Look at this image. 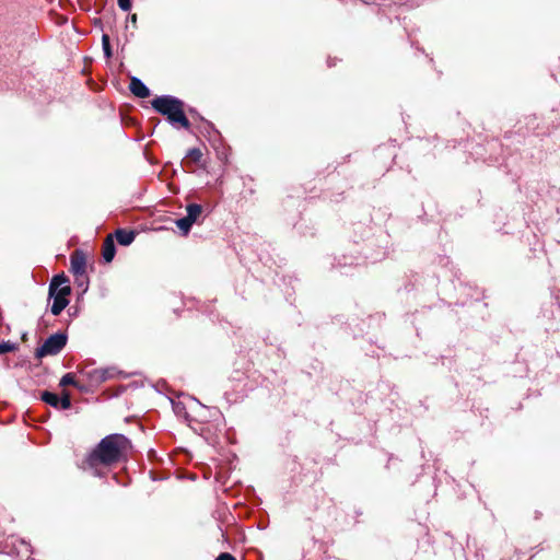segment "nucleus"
Masks as SVG:
<instances>
[{"instance_id": "nucleus-1", "label": "nucleus", "mask_w": 560, "mask_h": 560, "mask_svg": "<svg viewBox=\"0 0 560 560\" xmlns=\"http://www.w3.org/2000/svg\"><path fill=\"white\" fill-rule=\"evenodd\" d=\"M130 448V441L122 434H109L103 438L100 443L86 456L83 469L95 477H104L108 468L119 463Z\"/></svg>"}, {"instance_id": "nucleus-2", "label": "nucleus", "mask_w": 560, "mask_h": 560, "mask_svg": "<svg viewBox=\"0 0 560 560\" xmlns=\"http://www.w3.org/2000/svg\"><path fill=\"white\" fill-rule=\"evenodd\" d=\"M152 107L163 116H166L170 124L178 125L189 129L190 122L184 113V102L172 95H162L151 102Z\"/></svg>"}, {"instance_id": "nucleus-3", "label": "nucleus", "mask_w": 560, "mask_h": 560, "mask_svg": "<svg viewBox=\"0 0 560 560\" xmlns=\"http://www.w3.org/2000/svg\"><path fill=\"white\" fill-rule=\"evenodd\" d=\"M67 335L62 332H56L49 336L44 343L36 349L35 357L42 359L47 355L58 354L67 345Z\"/></svg>"}, {"instance_id": "nucleus-4", "label": "nucleus", "mask_w": 560, "mask_h": 560, "mask_svg": "<svg viewBox=\"0 0 560 560\" xmlns=\"http://www.w3.org/2000/svg\"><path fill=\"white\" fill-rule=\"evenodd\" d=\"M70 292H71L70 287L63 285L58 291H56V293H54V295H49V298H51L54 300L51 308H50V311L54 315H56V316L59 315L66 308V306L69 304V300L67 299V296L70 294Z\"/></svg>"}, {"instance_id": "nucleus-5", "label": "nucleus", "mask_w": 560, "mask_h": 560, "mask_svg": "<svg viewBox=\"0 0 560 560\" xmlns=\"http://www.w3.org/2000/svg\"><path fill=\"white\" fill-rule=\"evenodd\" d=\"M70 264L73 275H83L86 266L85 254L82 250H74L70 257Z\"/></svg>"}, {"instance_id": "nucleus-6", "label": "nucleus", "mask_w": 560, "mask_h": 560, "mask_svg": "<svg viewBox=\"0 0 560 560\" xmlns=\"http://www.w3.org/2000/svg\"><path fill=\"white\" fill-rule=\"evenodd\" d=\"M129 89L133 95L140 98H145L150 95L148 86L137 77L131 78Z\"/></svg>"}, {"instance_id": "nucleus-7", "label": "nucleus", "mask_w": 560, "mask_h": 560, "mask_svg": "<svg viewBox=\"0 0 560 560\" xmlns=\"http://www.w3.org/2000/svg\"><path fill=\"white\" fill-rule=\"evenodd\" d=\"M117 242L122 246L130 245L136 237V234L133 231H127L124 229H119L115 233Z\"/></svg>"}, {"instance_id": "nucleus-8", "label": "nucleus", "mask_w": 560, "mask_h": 560, "mask_svg": "<svg viewBox=\"0 0 560 560\" xmlns=\"http://www.w3.org/2000/svg\"><path fill=\"white\" fill-rule=\"evenodd\" d=\"M115 253H116V247H115V244H114V241L112 240L110 236H108L105 242H104V245H103V258L106 262H110L114 257H115Z\"/></svg>"}, {"instance_id": "nucleus-9", "label": "nucleus", "mask_w": 560, "mask_h": 560, "mask_svg": "<svg viewBox=\"0 0 560 560\" xmlns=\"http://www.w3.org/2000/svg\"><path fill=\"white\" fill-rule=\"evenodd\" d=\"M89 376L93 382L102 383L110 378L113 376V373L110 370L107 369H96L93 370L89 374Z\"/></svg>"}, {"instance_id": "nucleus-10", "label": "nucleus", "mask_w": 560, "mask_h": 560, "mask_svg": "<svg viewBox=\"0 0 560 560\" xmlns=\"http://www.w3.org/2000/svg\"><path fill=\"white\" fill-rule=\"evenodd\" d=\"M187 211V218L192 221V223H196L198 218L200 217L202 212V207L197 203H190L186 208Z\"/></svg>"}, {"instance_id": "nucleus-11", "label": "nucleus", "mask_w": 560, "mask_h": 560, "mask_svg": "<svg viewBox=\"0 0 560 560\" xmlns=\"http://www.w3.org/2000/svg\"><path fill=\"white\" fill-rule=\"evenodd\" d=\"M40 398L43 401L50 405L51 407H55V408L59 407V397H58V395H56L54 393L45 390L42 393Z\"/></svg>"}, {"instance_id": "nucleus-12", "label": "nucleus", "mask_w": 560, "mask_h": 560, "mask_svg": "<svg viewBox=\"0 0 560 560\" xmlns=\"http://www.w3.org/2000/svg\"><path fill=\"white\" fill-rule=\"evenodd\" d=\"M67 282V278L65 276H55L49 284V295H54L56 291H58L61 284Z\"/></svg>"}, {"instance_id": "nucleus-13", "label": "nucleus", "mask_w": 560, "mask_h": 560, "mask_svg": "<svg viewBox=\"0 0 560 560\" xmlns=\"http://www.w3.org/2000/svg\"><path fill=\"white\" fill-rule=\"evenodd\" d=\"M176 226L182 231L184 235H187L192 226V221H190L187 215L180 218L175 221Z\"/></svg>"}, {"instance_id": "nucleus-14", "label": "nucleus", "mask_w": 560, "mask_h": 560, "mask_svg": "<svg viewBox=\"0 0 560 560\" xmlns=\"http://www.w3.org/2000/svg\"><path fill=\"white\" fill-rule=\"evenodd\" d=\"M186 158L190 159L194 163H199L202 158V152L198 148H192L187 152Z\"/></svg>"}, {"instance_id": "nucleus-15", "label": "nucleus", "mask_w": 560, "mask_h": 560, "mask_svg": "<svg viewBox=\"0 0 560 560\" xmlns=\"http://www.w3.org/2000/svg\"><path fill=\"white\" fill-rule=\"evenodd\" d=\"M59 385L65 387V386H69V385H73L75 386L77 383H75V378H74V375L72 373H66L61 378H60V382H59Z\"/></svg>"}, {"instance_id": "nucleus-16", "label": "nucleus", "mask_w": 560, "mask_h": 560, "mask_svg": "<svg viewBox=\"0 0 560 560\" xmlns=\"http://www.w3.org/2000/svg\"><path fill=\"white\" fill-rule=\"evenodd\" d=\"M16 348V345L11 341H2L0 342V354L15 351Z\"/></svg>"}, {"instance_id": "nucleus-17", "label": "nucleus", "mask_w": 560, "mask_h": 560, "mask_svg": "<svg viewBox=\"0 0 560 560\" xmlns=\"http://www.w3.org/2000/svg\"><path fill=\"white\" fill-rule=\"evenodd\" d=\"M71 407V399L69 393H63L62 397H59V409L67 410Z\"/></svg>"}, {"instance_id": "nucleus-18", "label": "nucleus", "mask_w": 560, "mask_h": 560, "mask_svg": "<svg viewBox=\"0 0 560 560\" xmlns=\"http://www.w3.org/2000/svg\"><path fill=\"white\" fill-rule=\"evenodd\" d=\"M102 46H103V50H104L105 56L106 57H110L112 56V50H110L109 37L106 34H104L102 36Z\"/></svg>"}, {"instance_id": "nucleus-19", "label": "nucleus", "mask_w": 560, "mask_h": 560, "mask_svg": "<svg viewBox=\"0 0 560 560\" xmlns=\"http://www.w3.org/2000/svg\"><path fill=\"white\" fill-rule=\"evenodd\" d=\"M117 3H118V7L125 12H128L131 9L130 0H117Z\"/></svg>"}, {"instance_id": "nucleus-20", "label": "nucleus", "mask_w": 560, "mask_h": 560, "mask_svg": "<svg viewBox=\"0 0 560 560\" xmlns=\"http://www.w3.org/2000/svg\"><path fill=\"white\" fill-rule=\"evenodd\" d=\"M20 546H21V550L19 552H23L24 555H30L32 552L31 546L27 542L22 540L20 542Z\"/></svg>"}, {"instance_id": "nucleus-21", "label": "nucleus", "mask_w": 560, "mask_h": 560, "mask_svg": "<svg viewBox=\"0 0 560 560\" xmlns=\"http://www.w3.org/2000/svg\"><path fill=\"white\" fill-rule=\"evenodd\" d=\"M215 560H236L231 553L222 552Z\"/></svg>"}, {"instance_id": "nucleus-22", "label": "nucleus", "mask_w": 560, "mask_h": 560, "mask_svg": "<svg viewBox=\"0 0 560 560\" xmlns=\"http://www.w3.org/2000/svg\"><path fill=\"white\" fill-rule=\"evenodd\" d=\"M131 20H132V22H136V20H137V15H136V14H133V15L131 16Z\"/></svg>"}]
</instances>
